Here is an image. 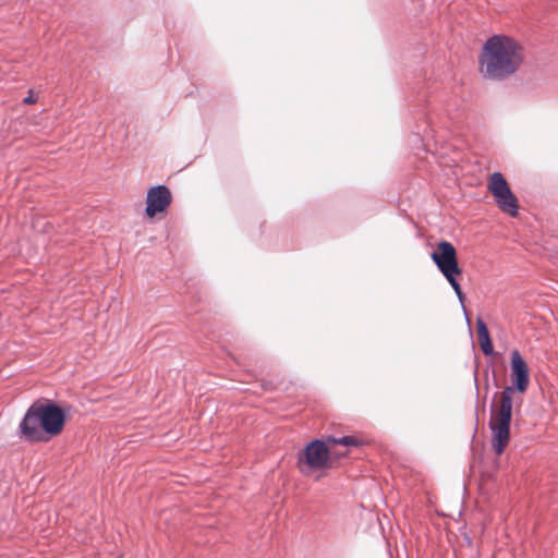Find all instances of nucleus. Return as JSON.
Segmentation results:
<instances>
[{
  "label": "nucleus",
  "instance_id": "obj_6",
  "mask_svg": "<svg viewBox=\"0 0 558 558\" xmlns=\"http://www.w3.org/2000/svg\"><path fill=\"white\" fill-rule=\"evenodd\" d=\"M488 190L501 211L511 217H517L519 211L518 199L511 192L508 182L500 172L492 174L488 183Z\"/></svg>",
  "mask_w": 558,
  "mask_h": 558
},
{
  "label": "nucleus",
  "instance_id": "obj_8",
  "mask_svg": "<svg viewBox=\"0 0 558 558\" xmlns=\"http://www.w3.org/2000/svg\"><path fill=\"white\" fill-rule=\"evenodd\" d=\"M44 411L43 415L45 417V432L48 434L49 438L59 435L64 427L65 424V413L57 403L44 399L43 400Z\"/></svg>",
  "mask_w": 558,
  "mask_h": 558
},
{
  "label": "nucleus",
  "instance_id": "obj_4",
  "mask_svg": "<svg viewBox=\"0 0 558 558\" xmlns=\"http://www.w3.org/2000/svg\"><path fill=\"white\" fill-rule=\"evenodd\" d=\"M330 466V451L320 439L310 441L298 454V468L301 473L320 471Z\"/></svg>",
  "mask_w": 558,
  "mask_h": 558
},
{
  "label": "nucleus",
  "instance_id": "obj_12",
  "mask_svg": "<svg viewBox=\"0 0 558 558\" xmlns=\"http://www.w3.org/2000/svg\"><path fill=\"white\" fill-rule=\"evenodd\" d=\"M36 97L33 93V90H29L28 92V95L23 99V102L26 104V105H32V104H35L36 102Z\"/></svg>",
  "mask_w": 558,
  "mask_h": 558
},
{
  "label": "nucleus",
  "instance_id": "obj_7",
  "mask_svg": "<svg viewBox=\"0 0 558 558\" xmlns=\"http://www.w3.org/2000/svg\"><path fill=\"white\" fill-rule=\"evenodd\" d=\"M510 371L511 385L505 388H510L511 392L524 393L530 385V371L526 362L517 349L511 352Z\"/></svg>",
  "mask_w": 558,
  "mask_h": 558
},
{
  "label": "nucleus",
  "instance_id": "obj_11",
  "mask_svg": "<svg viewBox=\"0 0 558 558\" xmlns=\"http://www.w3.org/2000/svg\"><path fill=\"white\" fill-rule=\"evenodd\" d=\"M339 442H340V445L347 446V447H356V446H359V441L354 437H352V436L339 437Z\"/></svg>",
  "mask_w": 558,
  "mask_h": 558
},
{
  "label": "nucleus",
  "instance_id": "obj_13",
  "mask_svg": "<svg viewBox=\"0 0 558 558\" xmlns=\"http://www.w3.org/2000/svg\"><path fill=\"white\" fill-rule=\"evenodd\" d=\"M327 441H328L329 444H331V445H340V442H339V438L333 437V436L328 437Z\"/></svg>",
  "mask_w": 558,
  "mask_h": 558
},
{
  "label": "nucleus",
  "instance_id": "obj_10",
  "mask_svg": "<svg viewBox=\"0 0 558 558\" xmlns=\"http://www.w3.org/2000/svg\"><path fill=\"white\" fill-rule=\"evenodd\" d=\"M476 328H477V335H478L481 350L483 351V353L485 355L494 354V347H493V342H492L487 326L481 317L476 318Z\"/></svg>",
  "mask_w": 558,
  "mask_h": 558
},
{
  "label": "nucleus",
  "instance_id": "obj_2",
  "mask_svg": "<svg viewBox=\"0 0 558 558\" xmlns=\"http://www.w3.org/2000/svg\"><path fill=\"white\" fill-rule=\"evenodd\" d=\"M513 395L510 388H504L499 393L497 409L492 408L489 429L490 444L497 456L504 453L510 440V425L512 420Z\"/></svg>",
  "mask_w": 558,
  "mask_h": 558
},
{
  "label": "nucleus",
  "instance_id": "obj_5",
  "mask_svg": "<svg viewBox=\"0 0 558 558\" xmlns=\"http://www.w3.org/2000/svg\"><path fill=\"white\" fill-rule=\"evenodd\" d=\"M43 400L34 402L25 412L19 425L21 437L28 442H43L49 439L45 432Z\"/></svg>",
  "mask_w": 558,
  "mask_h": 558
},
{
  "label": "nucleus",
  "instance_id": "obj_1",
  "mask_svg": "<svg viewBox=\"0 0 558 558\" xmlns=\"http://www.w3.org/2000/svg\"><path fill=\"white\" fill-rule=\"evenodd\" d=\"M524 61V49L513 38L493 35L478 56L480 72L485 80L500 82L515 74Z\"/></svg>",
  "mask_w": 558,
  "mask_h": 558
},
{
  "label": "nucleus",
  "instance_id": "obj_9",
  "mask_svg": "<svg viewBox=\"0 0 558 558\" xmlns=\"http://www.w3.org/2000/svg\"><path fill=\"white\" fill-rule=\"evenodd\" d=\"M171 192L166 185L159 184L150 187L146 195V215L153 218L158 213L165 211L171 204Z\"/></svg>",
  "mask_w": 558,
  "mask_h": 558
},
{
  "label": "nucleus",
  "instance_id": "obj_3",
  "mask_svg": "<svg viewBox=\"0 0 558 558\" xmlns=\"http://www.w3.org/2000/svg\"><path fill=\"white\" fill-rule=\"evenodd\" d=\"M433 262L436 264L439 271L447 279L451 288L453 289L456 295L458 296L465 317H468L466 310L463 305L464 302V293L460 287L459 281L456 276L461 274V268L458 264L457 251L456 247L448 241H440L437 245V250L434 251L430 255ZM469 322V318H466Z\"/></svg>",
  "mask_w": 558,
  "mask_h": 558
}]
</instances>
